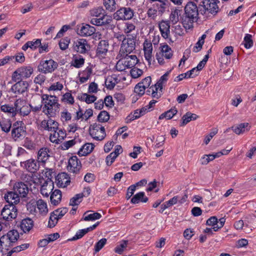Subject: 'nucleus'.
<instances>
[{
  "mask_svg": "<svg viewBox=\"0 0 256 256\" xmlns=\"http://www.w3.org/2000/svg\"><path fill=\"white\" fill-rule=\"evenodd\" d=\"M84 62V59L83 58H76L74 59V63L72 64V66L76 68H80L83 66Z\"/></svg>",
  "mask_w": 256,
  "mask_h": 256,
  "instance_id": "nucleus-63",
  "label": "nucleus"
},
{
  "mask_svg": "<svg viewBox=\"0 0 256 256\" xmlns=\"http://www.w3.org/2000/svg\"><path fill=\"white\" fill-rule=\"evenodd\" d=\"M33 72V68L31 66H21L13 72L12 80L16 82L21 80L22 78H28L31 76Z\"/></svg>",
  "mask_w": 256,
  "mask_h": 256,
  "instance_id": "nucleus-4",
  "label": "nucleus"
},
{
  "mask_svg": "<svg viewBox=\"0 0 256 256\" xmlns=\"http://www.w3.org/2000/svg\"><path fill=\"white\" fill-rule=\"evenodd\" d=\"M36 206L40 214L42 216H45L47 214L48 210L46 203L44 200L40 199L37 200Z\"/></svg>",
  "mask_w": 256,
  "mask_h": 256,
  "instance_id": "nucleus-30",
  "label": "nucleus"
},
{
  "mask_svg": "<svg viewBox=\"0 0 256 256\" xmlns=\"http://www.w3.org/2000/svg\"><path fill=\"white\" fill-rule=\"evenodd\" d=\"M142 73L143 71L142 70L136 68H132L130 71L131 76L134 78H138L142 75Z\"/></svg>",
  "mask_w": 256,
  "mask_h": 256,
  "instance_id": "nucleus-58",
  "label": "nucleus"
},
{
  "mask_svg": "<svg viewBox=\"0 0 256 256\" xmlns=\"http://www.w3.org/2000/svg\"><path fill=\"white\" fill-rule=\"evenodd\" d=\"M89 131L90 135L97 140H102L106 136L104 128L100 124L90 125Z\"/></svg>",
  "mask_w": 256,
  "mask_h": 256,
  "instance_id": "nucleus-6",
  "label": "nucleus"
},
{
  "mask_svg": "<svg viewBox=\"0 0 256 256\" xmlns=\"http://www.w3.org/2000/svg\"><path fill=\"white\" fill-rule=\"evenodd\" d=\"M24 103V101L21 99L17 100L14 104L16 108V113L20 111L21 115L23 116H28L31 111V108H30V106L27 104L23 105L20 106L21 105Z\"/></svg>",
  "mask_w": 256,
  "mask_h": 256,
  "instance_id": "nucleus-17",
  "label": "nucleus"
},
{
  "mask_svg": "<svg viewBox=\"0 0 256 256\" xmlns=\"http://www.w3.org/2000/svg\"><path fill=\"white\" fill-rule=\"evenodd\" d=\"M146 89L143 85L140 82L136 84L134 88V92L139 96H142L145 92Z\"/></svg>",
  "mask_w": 256,
  "mask_h": 256,
  "instance_id": "nucleus-54",
  "label": "nucleus"
},
{
  "mask_svg": "<svg viewBox=\"0 0 256 256\" xmlns=\"http://www.w3.org/2000/svg\"><path fill=\"white\" fill-rule=\"evenodd\" d=\"M2 130L5 132H8L12 128V123L10 120H4L0 122Z\"/></svg>",
  "mask_w": 256,
  "mask_h": 256,
  "instance_id": "nucleus-45",
  "label": "nucleus"
},
{
  "mask_svg": "<svg viewBox=\"0 0 256 256\" xmlns=\"http://www.w3.org/2000/svg\"><path fill=\"white\" fill-rule=\"evenodd\" d=\"M50 140L53 143H55L56 144H60L61 141L59 138L58 130H56L55 132H52L50 133Z\"/></svg>",
  "mask_w": 256,
  "mask_h": 256,
  "instance_id": "nucleus-52",
  "label": "nucleus"
},
{
  "mask_svg": "<svg viewBox=\"0 0 256 256\" xmlns=\"http://www.w3.org/2000/svg\"><path fill=\"white\" fill-rule=\"evenodd\" d=\"M26 134V127L23 126L18 128H12V136L14 140L24 138Z\"/></svg>",
  "mask_w": 256,
  "mask_h": 256,
  "instance_id": "nucleus-26",
  "label": "nucleus"
},
{
  "mask_svg": "<svg viewBox=\"0 0 256 256\" xmlns=\"http://www.w3.org/2000/svg\"><path fill=\"white\" fill-rule=\"evenodd\" d=\"M70 42V39L68 38H65L60 40L59 42V46L62 50H65L68 48V44Z\"/></svg>",
  "mask_w": 256,
  "mask_h": 256,
  "instance_id": "nucleus-55",
  "label": "nucleus"
},
{
  "mask_svg": "<svg viewBox=\"0 0 256 256\" xmlns=\"http://www.w3.org/2000/svg\"><path fill=\"white\" fill-rule=\"evenodd\" d=\"M79 100L85 102L86 104H90L94 102L96 100V96L94 95H90L86 93L82 94L78 96Z\"/></svg>",
  "mask_w": 256,
  "mask_h": 256,
  "instance_id": "nucleus-32",
  "label": "nucleus"
},
{
  "mask_svg": "<svg viewBox=\"0 0 256 256\" xmlns=\"http://www.w3.org/2000/svg\"><path fill=\"white\" fill-rule=\"evenodd\" d=\"M244 46L246 48H250L253 46L252 36L248 34H246L244 38Z\"/></svg>",
  "mask_w": 256,
  "mask_h": 256,
  "instance_id": "nucleus-47",
  "label": "nucleus"
},
{
  "mask_svg": "<svg viewBox=\"0 0 256 256\" xmlns=\"http://www.w3.org/2000/svg\"><path fill=\"white\" fill-rule=\"evenodd\" d=\"M0 110L12 116H14L16 114V108L15 106H12L9 104L2 105L0 106Z\"/></svg>",
  "mask_w": 256,
  "mask_h": 256,
  "instance_id": "nucleus-36",
  "label": "nucleus"
},
{
  "mask_svg": "<svg viewBox=\"0 0 256 256\" xmlns=\"http://www.w3.org/2000/svg\"><path fill=\"white\" fill-rule=\"evenodd\" d=\"M158 28L162 37L164 39L169 38L170 36V21L162 20L159 22Z\"/></svg>",
  "mask_w": 256,
  "mask_h": 256,
  "instance_id": "nucleus-14",
  "label": "nucleus"
},
{
  "mask_svg": "<svg viewBox=\"0 0 256 256\" xmlns=\"http://www.w3.org/2000/svg\"><path fill=\"white\" fill-rule=\"evenodd\" d=\"M68 209L66 207L58 208L52 212V214H55L56 216L58 218H62L67 212Z\"/></svg>",
  "mask_w": 256,
  "mask_h": 256,
  "instance_id": "nucleus-53",
  "label": "nucleus"
},
{
  "mask_svg": "<svg viewBox=\"0 0 256 256\" xmlns=\"http://www.w3.org/2000/svg\"><path fill=\"white\" fill-rule=\"evenodd\" d=\"M218 218L215 216H211L206 222V224L212 226V228H211L214 232L218 230Z\"/></svg>",
  "mask_w": 256,
  "mask_h": 256,
  "instance_id": "nucleus-38",
  "label": "nucleus"
},
{
  "mask_svg": "<svg viewBox=\"0 0 256 256\" xmlns=\"http://www.w3.org/2000/svg\"><path fill=\"white\" fill-rule=\"evenodd\" d=\"M3 148L2 154L4 156L8 157L12 155V146L10 144L4 143Z\"/></svg>",
  "mask_w": 256,
  "mask_h": 256,
  "instance_id": "nucleus-57",
  "label": "nucleus"
},
{
  "mask_svg": "<svg viewBox=\"0 0 256 256\" xmlns=\"http://www.w3.org/2000/svg\"><path fill=\"white\" fill-rule=\"evenodd\" d=\"M83 196L82 194H78L70 200V205L73 206H78L82 201Z\"/></svg>",
  "mask_w": 256,
  "mask_h": 256,
  "instance_id": "nucleus-43",
  "label": "nucleus"
},
{
  "mask_svg": "<svg viewBox=\"0 0 256 256\" xmlns=\"http://www.w3.org/2000/svg\"><path fill=\"white\" fill-rule=\"evenodd\" d=\"M62 100L70 104H74V97L70 92L64 94L62 96Z\"/></svg>",
  "mask_w": 256,
  "mask_h": 256,
  "instance_id": "nucleus-51",
  "label": "nucleus"
},
{
  "mask_svg": "<svg viewBox=\"0 0 256 256\" xmlns=\"http://www.w3.org/2000/svg\"><path fill=\"white\" fill-rule=\"evenodd\" d=\"M58 66V63L53 60H42L38 66V71L42 74L52 73Z\"/></svg>",
  "mask_w": 256,
  "mask_h": 256,
  "instance_id": "nucleus-5",
  "label": "nucleus"
},
{
  "mask_svg": "<svg viewBox=\"0 0 256 256\" xmlns=\"http://www.w3.org/2000/svg\"><path fill=\"white\" fill-rule=\"evenodd\" d=\"M13 190L20 198H26L29 192V188L26 184L20 182L14 184Z\"/></svg>",
  "mask_w": 256,
  "mask_h": 256,
  "instance_id": "nucleus-11",
  "label": "nucleus"
},
{
  "mask_svg": "<svg viewBox=\"0 0 256 256\" xmlns=\"http://www.w3.org/2000/svg\"><path fill=\"white\" fill-rule=\"evenodd\" d=\"M81 168L80 162L76 156H72L69 159L68 170L70 172L78 174Z\"/></svg>",
  "mask_w": 256,
  "mask_h": 256,
  "instance_id": "nucleus-12",
  "label": "nucleus"
},
{
  "mask_svg": "<svg viewBox=\"0 0 256 256\" xmlns=\"http://www.w3.org/2000/svg\"><path fill=\"white\" fill-rule=\"evenodd\" d=\"M5 236H6V238L8 240H18L19 238V234L16 230H10L6 236L3 235L0 238V240L2 238H5Z\"/></svg>",
  "mask_w": 256,
  "mask_h": 256,
  "instance_id": "nucleus-39",
  "label": "nucleus"
},
{
  "mask_svg": "<svg viewBox=\"0 0 256 256\" xmlns=\"http://www.w3.org/2000/svg\"><path fill=\"white\" fill-rule=\"evenodd\" d=\"M214 159L213 154H204L200 160V163L202 165H206L210 161Z\"/></svg>",
  "mask_w": 256,
  "mask_h": 256,
  "instance_id": "nucleus-49",
  "label": "nucleus"
},
{
  "mask_svg": "<svg viewBox=\"0 0 256 256\" xmlns=\"http://www.w3.org/2000/svg\"><path fill=\"white\" fill-rule=\"evenodd\" d=\"M213 234V231L212 228H206L204 230V234H202L200 236V240H205L207 238H209V236L212 235Z\"/></svg>",
  "mask_w": 256,
  "mask_h": 256,
  "instance_id": "nucleus-59",
  "label": "nucleus"
},
{
  "mask_svg": "<svg viewBox=\"0 0 256 256\" xmlns=\"http://www.w3.org/2000/svg\"><path fill=\"white\" fill-rule=\"evenodd\" d=\"M169 4V2L168 0L162 2H154L152 6L158 11V14L162 15L166 12V9L168 8Z\"/></svg>",
  "mask_w": 256,
  "mask_h": 256,
  "instance_id": "nucleus-23",
  "label": "nucleus"
},
{
  "mask_svg": "<svg viewBox=\"0 0 256 256\" xmlns=\"http://www.w3.org/2000/svg\"><path fill=\"white\" fill-rule=\"evenodd\" d=\"M90 14L92 16L96 18H101L103 15H107L105 10L101 6L92 9L90 11Z\"/></svg>",
  "mask_w": 256,
  "mask_h": 256,
  "instance_id": "nucleus-41",
  "label": "nucleus"
},
{
  "mask_svg": "<svg viewBox=\"0 0 256 256\" xmlns=\"http://www.w3.org/2000/svg\"><path fill=\"white\" fill-rule=\"evenodd\" d=\"M42 99L44 104L42 112L48 118L54 117L60 108L58 98L54 96L44 94L42 96Z\"/></svg>",
  "mask_w": 256,
  "mask_h": 256,
  "instance_id": "nucleus-2",
  "label": "nucleus"
},
{
  "mask_svg": "<svg viewBox=\"0 0 256 256\" xmlns=\"http://www.w3.org/2000/svg\"><path fill=\"white\" fill-rule=\"evenodd\" d=\"M90 211H87L84 213V217L82 218V220H83L85 221H92L98 220L102 217V215L100 213L96 212L86 215Z\"/></svg>",
  "mask_w": 256,
  "mask_h": 256,
  "instance_id": "nucleus-35",
  "label": "nucleus"
},
{
  "mask_svg": "<svg viewBox=\"0 0 256 256\" xmlns=\"http://www.w3.org/2000/svg\"><path fill=\"white\" fill-rule=\"evenodd\" d=\"M100 222H97L92 226L80 230L76 232V234L71 238H68L67 240H78L82 238L88 232L94 230L99 224Z\"/></svg>",
  "mask_w": 256,
  "mask_h": 256,
  "instance_id": "nucleus-18",
  "label": "nucleus"
},
{
  "mask_svg": "<svg viewBox=\"0 0 256 256\" xmlns=\"http://www.w3.org/2000/svg\"><path fill=\"white\" fill-rule=\"evenodd\" d=\"M205 10L208 11L210 14H216L218 13V6L216 2L214 1L208 6L206 7Z\"/></svg>",
  "mask_w": 256,
  "mask_h": 256,
  "instance_id": "nucleus-46",
  "label": "nucleus"
},
{
  "mask_svg": "<svg viewBox=\"0 0 256 256\" xmlns=\"http://www.w3.org/2000/svg\"><path fill=\"white\" fill-rule=\"evenodd\" d=\"M181 12L182 10L178 8L172 10L170 16V22H171L173 24H176L179 20Z\"/></svg>",
  "mask_w": 256,
  "mask_h": 256,
  "instance_id": "nucleus-34",
  "label": "nucleus"
},
{
  "mask_svg": "<svg viewBox=\"0 0 256 256\" xmlns=\"http://www.w3.org/2000/svg\"><path fill=\"white\" fill-rule=\"evenodd\" d=\"M104 5L106 10L112 12L116 9V4L115 0H103Z\"/></svg>",
  "mask_w": 256,
  "mask_h": 256,
  "instance_id": "nucleus-42",
  "label": "nucleus"
},
{
  "mask_svg": "<svg viewBox=\"0 0 256 256\" xmlns=\"http://www.w3.org/2000/svg\"><path fill=\"white\" fill-rule=\"evenodd\" d=\"M60 219L55 214H52V212L50 213L48 226L50 228L54 227L58 222V220Z\"/></svg>",
  "mask_w": 256,
  "mask_h": 256,
  "instance_id": "nucleus-56",
  "label": "nucleus"
},
{
  "mask_svg": "<svg viewBox=\"0 0 256 256\" xmlns=\"http://www.w3.org/2000/svg\"><path fill=\"white\" fill-rule=\"evenodd\" d=\"M12 86V90L16 94H22L26 92L28 88V84L27 82L21 80H17Z\"/></svg>",
  "mask_w": 256,
  "mask_h": 256,
  "instance_id": "nucleus-15",
  "label": "nucleus"
},
{
  "mask_svg": "<svg viewBox=\"0 0 256 256\" xmlns=\"http://www.w3.org/2000/svg\"><path fill=\"white\" fill-rule=\"evenodd\" d=\"M170 72L171 70L166 72L160 78L159 80L156 83V86H158V88H160V90L161 92H162L164 85L167 82L168 76L169 75Z\"/></svg>",
  "mask_w": 256,
  "mask_h": 256,
  "instance_id": "nucleus-40",
  "label": "nucleus"
},
{
  "mask_svg": "<svg viewBox=\"0 0 256 256\" xmlns=\"http://www.w3.org/2000/svg\"><path fill=\"white\" fill-rule=\"evenodd\" d=\"M144 50L146 59L150 62L152 56V46L150 42L146 40L144 43Z\"/></svg>",
  "mask_w": 256,
  "mask_h": 256,
  "instance_id": "nucleus-24",
  "label": "nucleus"
},
{
  "mask_svg": "<svg viewBox=\"0 0 256 256\" xmlns=\"http://www.w3.org/2000/svg\"><path fill=\"white\" fill-rule=\"evenodd\" d=\"M73 49L80 54H86L90 50V46L84 38H79L74 42Z\"/></svg>",
  "mask_w": 256,
  "mask_h": 256,
  "instance_id": "nucleus-9",
  "label": "nucleus"
},
{
  "mask_svg": "<svg viewBox=\"0 0 256 256\" xmlns=\"http://www.w3.org/2000/svg\"><path fill=\"white\" fill-rule=\"evenodd\" d=\"M20 166L31 173L36 172L40 168L38 162L34 159L30 158L20 162Z\"/></svg>",
  "mask_w": 256,
  "mask_h": 256,
  "instance_id": "nucleus-10",
  "label": "nucleus"
},
{
  "mask_svg": "<svg viewBox=\"0 0 256 256\" xmlns=\"http://www.w3.org/2000/svg\"><path fill=\"white\" fill-rule=\"evenodd\" d=\"M48 124V125L50 126V130L52 132H55L56 130H58L59 124L56 121L50 118Z\"/></svg>",
  "mask_w": 256,
  "mask_h": 256,
  "instance_id": "nucleus-64",
  "label": "nucleus"
},
{
  "mask_svg": "<svg viewBox=\"0 0 256 256\" xmlns=\"http://www.w3.org/2000/svg\"><path fill=\"white\" fill-rule=\"evenodd\" d=\"M50 150L48 148H41L38 153V161L42 163H45L50 157L48 153Z\"/></svg>",
  "mask_w": 256,
  "mask_h": 256,
  "instance_id": "nucleus-25",
  "label": "nucleus"
},
{
  "mask_svg": "<svg viewBox=\"0 0 256 256\" xmlns=\"http://www.w3.org/2000/svg\"><path fill=\"white\" fill-rule=\"evenodd\" d=\"M96 30L94 26L88 24H82L80 30L79 34L83 36H90L95 33Z\"/></svg>",
  "mask_w": 256,
  "mask_h": 256,
  "instance_id": "nucleus-20",
  "label": "nucleus"
},
{
  "mask_svg": "<svg viewBox=\"0 0 256 256\" xmlns=\"http://www.w3.org/2000/svg\"><path fill=\"white\" fill-rule=\"evenodd\" d=\"M109 118L110 115L106 110L101 111L98 116V120L101 122H108Z\"/></svg>",
  "mask_w": 256,
  "mask_h": 256,
  "instance_id": "nucleus-48",
  "label": "nucleus"
},
{
  "mask_svg": "<svg viewBox=\"0 0 256 256\" xmlns=\"http://www.w3.org/2000/svg\"><path fill=\"white\" fill-rule=\"evenodd\" d=\"M127 245V241H124L122 243L115 248L114 252L118 254H122L126 248Z\"/></svg>",
  "mask_w": 256,
  "mask_h": 256,
  "instance_id": "nucleus-60",
  "label": "nucleus"
},
{
  "mask_svg": "<svg viewBox=\"0 0 256 256\" xmlns=\"http://www.w3.org/2000/svg\"><path fill=\"white\" fill-rule=\"evenodd\" d=\"M112 20V16L108 15H103L101 18H91L90 22L93 25L102 26L110 24Z\"/></svg>",
  "mask_w": 256,
  "mask_h": 256,
  "instance_id": "nucleus-16",
  "label": "nucleus"
},
{
  "mask_svg": "<svg viewBox=\"0 0 256 256\" xmlns=\"http://www.w3.org/2000/svg\"><path fill=\"white\" fill-rule=\"evenodd\" d=\"M136 35L127 34V38L120 45V54L121 56L132 52L136 48Z\"/></svg>",
  "mask_w": 256,
  "mask_h": 256,
  "instance_id": "nucleus-3",
  "label": "nucleus"
},
{
  "mask_svg": "<svg viewBox=\"0 0 256 256\" xmlns=\"http://www.w3.org/2000/svg\"><path fill=\"white\" fill-rule=\"evenodd\" d=\"M184 13L182 18V24L186 29L193 27L194 22L197 21L198 16V7L194 2H188L184 6Z\"/></svg>",
  "mask_w": 256,
  "mask_h": 256,
  "instance_id": "nucleus-1",
  "label": "nucleus"
},
{
  "mask_svg": "<svg viewBox=\"0 0 256 256\" xmlns=\"http://www.w3.org/2000/svg\"><path fill=\"white\" fill-rule=\"evenodd\" d=\"M94 147V146L92 143L86 144L80 149L78 154L80 156H86L92 151Z\"/></svg>",
  "mask_w": 256,
  "mask_h": 256,
  "instance_id": "nucleus-31",
  "label": "nucleus"
},
{
  "mask_svg": "<svg viewBox=\"0 0 256 256\" xmlns=\"http://www.w3.org/2000/svg\"><path fill=\"white\" fill-rule=\"evenodd\" d=\"M4 198L9 204L13 205L19 202L20 199V198L14 192V190L8 192L5 194Z\"/></svg>",
  "mask_w": 256,
  "mask_h": 256,
  "instance_id": "nucleus-22",
  "label": "nucleus"
},
{
  "mask_svg": "<svg viewBox=\"0 0 256 256\" xmlns=\"http://www.w3.org/2000/svg\"><path fill=\"white\" fill-rule=\"evenodd\" d=\"M109 47L108 42L106 40H100L96 49V55L98 56H104L106 55Z\"/></svg>",
  "mask_w": 256,
  "mask_h": 256,
  "instance_id": "nucleus-21",
  "label": "nucleus"
},
{
  "mask_svg": "<svg viewBox=\"0 0 256 256\" xmlns=\"http://www.w3.org/2000/svg\"><path fill=\"white\" fill-rule=\"evenodd\" d=\"M248 125L249 124L248 122L241 123L236 126H232L231 128L236 134H240L244 133L246 130H250V128H248Z\"/></svg>",
  "mask_w": 256,
  "mask_h": 256,
  "instance_id": "nucleus-33",
  "label": "nucleus"
},
{
  "mask_svg": "<svg viewBox=\"0 0 256 256\" xmlns=\"http://www.w3.org/2000/svg\"><path fill=\"white\" fill-rule=\"evenodd\" d=\"M142 115L138 112V109L134 111V114H130L126 118V122H130L132 120L140 118Z\"/></svg>",
  "mask_w": 256,
  "mask_h": 256,
  "instance_id": "nucleus-50",
  "label": "nucleus"
},
{
  "mask_svg": "<svg viewBox=\"0 0 256 256\" xmlns=\"http://www.w3.org/2000/svg\"><path fill=\"white\" fill-rule=\"evenodd\" d=\"M151 96L152 98L158 99L162 95V92L160 90V88H158L156 84L151 86Z\"/></svg>",
  "mask_w": 256,
  "mask_h": 256,
  "instance_id": "nucleus-44",
  "label": "nucleus"
},
{
  "mask_svg": "<svg viewBox=\"0 0 256 256\" xmlns=\"http://www.w3.org/2000/svg\"><path fill=\"white\" fill-rule=\"evenodd\" d=\"M122 59L124 60V64L128 68L134 67L138 62V60L136 55L129 56L128 54L122 55Z\"/></svg>",
  "mask_w": 256,
  "mask_h": 256,
  "instance_id": "nucleus-19",
  "label": "nucleus"
},
{
  "mask_svg": "<svg viewBox=\"0 0 256 256\" xmlns=\"http://www.w3.org/2000/svg\"><path fill=\"white\" fill-rule=\"evenodd\" d=\"M18 210L14 205H6L1 212V216L3 219L6 221H12L16 218Z\"/></svg>",
  "mask_w": 256,
  "mask_h": 256,
  "instance_id": "nucleus-7",
  "label": "nucleus"
},
{
  "mask_svg": "<svg viewBox=\"0 0 256 256\" xmlns=\"http://www.w3.org/2000/svg\"><path fill=\"white\" fill-rule=\"evenodd\" d=\"M56 183L59 188H65L70 182L68 175L66 172L58 174L56 177Z\"/></svg>",
  "mask_w": 256,
  "mask_h": 256,
  "instance_id": "nucleus-13",
  "label": "nucleus"
},
{
  "mask_svg": "<svg viewBox=\"0 0 256 256\" xmlns=\"http://www.w3.org/2000/svg\"><path fill=\"white\" fill-rule=\"evenodd\" d=\"M177 112L178 110L176 108H174L161 114L159 116V119L162 120L164 118H166L168 120L171 119L174 115L177 114Z\"/></svg>",
  "mask_w": 256,
  "mask_h": 256,
  "instance_id": "nucleus-37",
  "label": "nucleus"
},
{
  "mask_svg": "<svg viewBox=\"0 0 256 256\" xmlns=\"http://www.w3.org/2000/svg\"><path fill=\"white\" fill-rule=\"evenodd\" d=\"M148 200L147 196H145V193L143 192H139L135 194L131 199L130 202L132 204H136L140 202H146Z\"/></svg>",
  "mask_w": 256,
  "mask_h": 256,
  "instance_id": "nucleus-27",
  "label": "nucleus"
},
{
  "mask_svg": "<svg viewBox=\"0 0 256 256\" xmlns=\"http://www.w3.org/2000/svg\"><path fill=\"white\" fill-rule=\"evenodd\" d=\"M76 143V142L75 140H68L63 142L61 146V147L63 150H66L75 144Z\"/></svg>",
  "mask_w": 256,
  "mask_h": 256,
  "instance_id": "nucleus-61",
  "label": "nucleus"
},
{
  "mask_svg": "<svg viewBox=\"0 0 256 256\" xmlns=\"http://www.w3.org/2000/svg\"><path fill=\"white\" fill-rule=\"evenodd\" d=\"M134 16V11L130 8L123 7L118 10L114 14L116 20H128Z\"/></svg>",
  "mask_w": 256,
  "mask_h": 256,
  "instance_id": "nucleus-8",
  "label": "nucleus"
},
{
  "mask_svg": "<svg viewBox=\"0 0 256 256\" xmlns=\"http://www.w3.org/2000/svg\"><path fill=\"white\" fill-rule=\"evenodd\" d=\"M116 68L119 72L124 70L127 68L126 66L124 64V60L122 58H120L116 63Z\"/></svg>",
  "mask_w": 256,
  "mask_h": 256,
  "instance_id": "nucleus-62",
  "label": "nucleus"
},
{
  "mask_svg": "<svg viewBox=\"0 0 256 256\" xmlns=\"http://www.w3.org/2000/svg\"><path fill=\"white\" fill-rule=\"evenodd\" d=\"M62 192L59 190H55L52 192L50 196V202L54 206H57L62 200Z\"/></svg>",
  "mask_w": 256,
  "mask_h": 256,
  "instance_id": "nucleus-29",
  "label": "nucleus"
},
{
  "mask_svg": "<svg viewBox=\"0 0 256 256\" xmlns=\"http://www.w3.org/2000/svg\"><path fill=\"white\" fill-rule=\"evenodd\" d=\"M34 223L32 220L30 218H26L23 219L20 224V229L24 232H29L33 227Z\"/></svg>",
  "mask_w": 256,
  "mask_h": 256,
  "instance_id": "nucleus-28",
  "label": "nucleus"
}]
</instances>
